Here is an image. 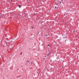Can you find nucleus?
Here are the masks:
<instances>
[{"label": "nucleus", "instance_id": "obj_1", "mask_svg": "<svg viewBox=\"0 0 79 79\" xmlns=\"http://www.w3.org/2000/svg\"><path fill=\"white\" fill-rule=\"evenodd\" d=\"M63 40H64L65 42H66V40H67V38L65 37H63Z\"/></svg>", "mask_w": 79, "mask_h": 79}, {"label": "nucleus", "instance_id": "obj_2", "mask_svg": "<svg viewBox=\"0 0 79 79\" xmlns=\"http://www.w3.org/2000/svg\"><path fill=\"white\" fill-rule=\"evenodd\" d=\"M38 34H40L41 33H42V31L40 30H38Z\"/></svg>", "mask_w": 79, "mask_h": 79}, {"label": "nucleus", "instance_id": "obj_3", "mask_svg": "<svg viewBox=\"0 0 79 79\" xmlns=\"http://www.w3.org/2000/svg\"><path fill=\"white\" fill-rule=\"evenodd\" d=\"M45 57H47V53L45 54Z\"/></svg>", "mask_w": 79, "mask_h": 79}, {"label": "nucleus", "instance_id": "obj_4", "mask_svg": "<svg viewBox=\"0 0 79 79\" xmlns=\"http://www.w3.org/2000/svg\"><path fill=\"white\" fill-rule=\"evenodd\" d=\"M19 8H20L21 7V6L20 5H19Z\"/></svg>", "mask_w": 79, "mask_h": 79}, {"label": "nucleus", "instance_id": "obj_5", "mask_svg": "<svg viewBox=\"0 0 79 79\" xmlns=\"http://www.w3.org/2000/svg\"><path fill=\"white\" fill-rule=\"evenodd\" d=\"M59 4H60V3H61V2L60 1H59Z\"/></svg>", "mask_w": 79, "mask_h": 79}, {"label": "nucleus", "instance_id": "obj_6", "mask_svg": "<svg viewBox=\"0 0 79 79\" xmlns=\"http://www.w3.org/2000/svg\"><path fill=\"white\" fill-rule=\"evenodd\" d=\"M29 62H30V61H28V63H29Z\"/></svg>", "mask_w": 79, "mask_h": 79}, {"label": "nucleus", "instance_id": "obj_7", "mask_svg": "<svg viewBox=\"0 0 79 79\" xmlns=\"http://www.w3.org/2000/svg\"><path fill=\"white\" fill-rule=\"evenodd\" d=\"M56 8V6L55 7V8Z\"/></svg>", "mask_w": 79, "mask_h": 79}, {"label": "nucleus", "instance_id": "obj_8", "mask_svg": "<svg viewBox=\"0 0 79 79\" xmlns=\"http://www.w3.org/2000/svg\"><path fill=\"white\" fill-rule=\"evenodd\" d=\"M34 16H35V14H34Z\"/></svg>", "mask_w": 79, "mask_h": 79}, {"label": "nucleus", "instance_id": "obj_9", "mask_svg": "<svg viewBox=\"0 0 79 79\" xmlns=\"http://www.w3.org/2000/svg\"><path fill=\"white\" fill-rule=\"evenodd\" d=\"M56 5H57V6H58V4H56Z\"/></svg>", "mask_w": 79, "mask_h": 79}, {"label": "nucleus", "instance_id": "obj_10", "mask_svg": "<svg viewBox=\"0 0 79 79\" xmlns=\"http://www.w3.org/2000/svg\"><path fill=\"white\" fill-rule=\"evenodd\" d=\"M32 29H33V27H31Z\"/></svg>", "mask_w": 79, "mask_h": 79}, {"label": "nucleus", "instance_id": "obj_11", "mask_svg": "<svg viewBox=\"0 0 79 79\" xmlns=\"http://www.w3.org/2000/svg\"><path fill=\"white\" fill-rule=\"evenodd\" d=\"M48 46H49V45H48Z\"/></svg>", "mask_w": 79, "mask_h": 79}, {"label": "nucleus", "instance_id": "obj_12", "mask_svg": "<svg viewBox=\"0 0 79 79\" xmlns=\"http://www.w3.org/2000/svg\"><path fill=\"white\" fill-rule=\"evenodd\" d=\"M41 22H42V21Z\"/></svg>", "mask_w": 79, "mask_h": 79}, {"label": "nucleus", "instance_id": "obj_13", "mask_svg": "<svg viewBox=\"0 0 79 79\" xmlns=\"http://www.w3.org/2000/svg\"><path fill=\"white\" fill-rule=\"evenodd\" d=\"M46 35L47 36V35Z\"/></svg>", "mask_w": 79, "mask_h": 79}, {"label": "nucleus", "instance_id": "obj_14", "mask_svg": "<svg viewBox=\"0 0 79 79\" xmlns=\"http://www.w3.org/2000/svg\"><path fill=\"white\" fill-rule=\"evenodd\" d=\"M11 2H12V1H11Z\"/></svg>", "mask_w": 79, "mask_h": 79}]
</instances>
